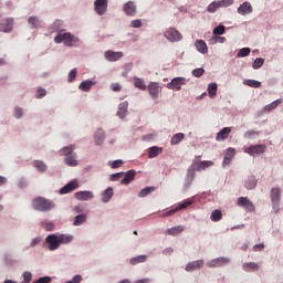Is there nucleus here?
<instances>
[{
  "instance_id": "50",
  "label": "nucleus",
  "mask_w": 283,
  "mask_h": 283,
  "mask_svg": "<svg viewBox=\"0 0 283 283\" xmlns=\"http://www.w3.org/2000/svg\"><path fill=\"white\" fill-rule=\"evenodd\" d=\"M32 282V272L25 271L23 273V281L21 283H31Z\"/></svg>"
},
{
  "instance_id": "3",
  "label": "nucleus",
  "mask_w": 283,
  "mask_h": 283,
  "mask_svg": "<svg viewBox=\"0 0 283 283\" xmlns=\"http://www.w3.org/2000/svg\"><path fill=\"white\" fill-rule=\"evenodd\" d=\"M201 158L202 156H196L195 159L192 160V164L187 174V178L190 182H192L193 178H196V171L205 170L202 167V161H200Z\"/></svg>"
},
{
  "instance_id": "53",
  "label": "nucleus",
  "mask_w": 283,
  "mask_h": 283,
  "mask_svg": "<svg viewBox=\"0 0 283 283\" xmlns=\"http://www.w3.org/2000/svg\"><path fill=\"white\" fill-rule=\"evenodd\" d=\"M76 69H73L70 73H69V83H74V81H76Z\"/></svg>"
},
{
  "instance_id": "18",
  "label": "nucleus",
  "mask_w": 283,
  "mask_h": 283,
  "mask_svg": "<svg viewBox=\"0 0 283 283\" xmlns=\"http://www.w3.org/2000/svg\"><path fill=\"white\" fill-rule=\"evenodd\" d=\"M229 134H231V127H223L216 137V140H227L229 138Z\"/></svg>"
},
{
  "instance_id": "55",
  "label": "nucleus",
  "mask_w": 283,
  "mask_h": 283,
  "mask_svg": "<svg viewBox=\"0 0 283 283\" xmlns=\"http://www.w3.org/2000/svg\"><path fill=\"white\" fill-rule=\"evenodd\" d=\"M192 74L196 76V78H200V76H202V74H205V69H202V67L195 69L192 71Z\"/></svg>"
},
{
  "instance_id": "31",
  "label": "nucleus",
  "mask_w": 283,
  "mask_h": 283,
  "mask_svg": "<svg viewBox=\"0 0 283 283\" xmlns=\"http://www.w3.org/2000/svg\"><path fill=\"white\" fill-rule=\"evenodd\" d=\"M154 191H156V187H146L138 192V198H145L149 193H154Z\"/></svg>"
},
{
  "instance_id": "54",
  "label": "nucleus",
  "mask_w": 283,
  "mask_h": 283,
  "mask_svg": "<svg viewBox=\"0 0 283 283\" xmlns=\"http://www.w3.org/2000/svg\"><path fill=\"white\" fill-rule=\"evenodd\" d=\"M48 94V91H45V88H38L36 90V98H43L45 95Z\"/></svg>"
},
{
  "instance_id": "22",
  "label": "nucleus",
  "mask_w": 283,
  "mask_h": 283,
  "mask_svg": "<svg viewBox=\"0 0 283 283\" xmlns=\"http://www.w3.org/2000/svg\"><path fill=\"white\" fill-rule=\"evenodd\" d=\"M129 107V103L122 102L118 106L117 116L119 118H125L127 116V108Z\"/></svg>"
},
{
  "instance_id": "25",
  "label": "nucleus",
  "mask_w": 283,
  "mask_h": 283,
  "mask_svg": "<svg viewBox=\"0 0 283 283\" xmlns=\"http://www.w3.org/2000/svg\"><path fill=\"white\" fill-rule=\"evenodd\" d=\"M233 156H235V149H233V148L227 149L226 156L223 159V165L224 166L231 165V160H233Z\"/></svg>"
},
{
  "instance_id": "37",
  "label": "nucleus",
  "mask_w": 283,
  "mask_h": 283,
  "mask_svg": "<svg viewBox=\"0 0 283 283\" xmlns=\"http://www.w3.org/2000/svg\"><path fill=\"white\" fill-rule=\"evenodd\" d=\"M282 103V99H276L274 102H272L271 104H268L264 107L265 112H273V109H276V107Z\"/></svg>"
},
{
  "instance_id": "24",
  "label": "nucleus",
  "mask_w": 283,
  "mask_h": 283,
  "mask_svg": "<svg viewBox=\"0 0 283 283\" xmlns=\"http://www.w3.org/2000/svg\"><path fill=\"white\" fill-rule=\"evenodd\" d=\"M148 91L150 96L156 98L158 97V94H160V86L158 85V83H150L148 86Z\"/></svg>"
},
{
  "instance_id": "4",
  "label": "nucleus",
  "mask_w": 283,
  "mask_h": 283,
  "mask_svg": "<svg viewBox=\"0 0 283 283\" xmlns=\"http://www.w3.org/2000/svg\"><path fill=\"white\" fill-rule=\"evenodd\" d=\"M282 193V190L280 188H272L271 190V202H272V209L274 213L280 212V196Z\"/></svg>"
},
{
  "instance_id": "11",
  "label": "nucleus",
  "mask_w": 283,
  "mask_h": 283,
  "mask_svg": "<svg viewBox=\"0 0 283 283\" xmlns=\"http://www.w3.org/2000/svg\"><path fill=\"white\" fill-rule=\"evenodd\" d=\"M94 9L97 14L103 15L104 12H107V0H95Z\"/></svg>"
},
{
  "instance_id": "40",
  "label": "nucleus",
  "mask_w": 283,
  "mask_h": 283,
  "mask_svg": "<svg viewBox=\"0 0 283 283\" xmlns=\"http://www.w3.org/2000/svg\"><path fill=\"white\" fill-rule=\"evenodd\" d=\"M40 226L45 231H54V223H52L51 221H46V220L41 221Z\"/></svg>"
},
{
  "instance_id": "7",
  "label": "nucleus",
  "mask_w": 283,
  "mask_h": 283,
  "mask_svg": "<svg viewBox=\"0 0 283 283\" xmlns=\"http://www.w3.org/2000/svg\"><path fill=\"white\" fill-rule=\"evenodd\" d=\"M229 262H231V260H229V258H217L214 260H211L210 262H207V266H209L210 269H218L220 266H226V264H229Z\"/></svg>"
},
{
  "instance_id": "1",
  "label": "nucleus",
  "mask_w": 283,
  "mask_h": 283,
  "mask_svg": "<svg viewBox=\"0 0 283 283\" xmlns=\"http://www.w3.org/2000/svg\"><path fill=\"white\" fill-rule=\"evenodd\" d=\"M32 206H33V209H35V211H41L43 213H45V211H50L51 209H54V202L43 197H38L33 199Z\"/></svg>"
},
{
  "instance_id": "35",
  "label": "nucleus",
  "mask_w": 283,
  "mask_h": 283,
  "mask_svg": "<svg viewBox=\"0 0 283 283\" xmlns=\"http://www.w3.org/2000/svg\"><path fill=\"white\" fill-rule=\"evenodd\" d=\"M210 219L212 220V222H220V220H222V211L220 210H213Z\"/></svg>"
},
{
  "instance_id": "48",
  "label": "nucleus",
  "mask_w": 283,
  "mask_h": 283,
  "mask_svg": "<svg viewBox=\"0 0 283 283\" xmlns=\"http://www.w3.org/2000/svg\"><path fill=\"white\" fill-rule=\"evenodd\" d=\"M191 205H193V200L191 199H187L185 201H182L181 203H179L178 209H187L188 207H191Z\"/></svg>"
},
{
  "instance_id": "45",
  "label": "nucleus",
  "mask_w": 283,
  "mask_h": 283,
  "mask_svg": "<svg viewBox=\"0 0 283 283\" xmlns=\"http://www.w3.org/2000/svg\"><path fill=\"white\" fill-rule=\"evenodd\" d=\"M250 54H251V49L250 48H243L238 52L237 56L238 57H244V56H249Z\"/></svg>"
},
{
  "instance_id": "14",
  "label": "nucleus",
  "mask_w": 283,
  "mask_h": 283,
  "mask_svg": "<svg viewBox=\"0 0 283 283\" xmlns=\"http://www.w3.org/2000/svg\"><path fill=\"white\" fill-rule=\"evenodd\" d=\"M76 200H81L82 202H86L87 200H92L94 198V192L92 191H78L75 193Z\"/></svg>"
},
{
  "instance_id": "9",
  "label": "nucleus",
  "mask_w": 283,
  "mask_h": 283,
  "mask_svg": "<svg viewBox=\"0 0 283 283\" xmlns=\"http://www.w3.org/2000/svg\"><path fill=\"white\" fill-rule=\"evenodd\" d=\"M12 28H14V18H7L0 23V32H12Z\"/></svg>"
},
{
  "instance_id": "8",
  "label": "nucleus",
  "mask_w": 283,
  "mask_h": 283,
  "mask_svg": "<svg viewBox=\"0 0 283 283\" xmlns=\"http://www.w3.org/2000/svg\"><path fill=\"white\" fill-rule=\"evenodd\" d=\"M266 149L265 145H254V146H250L248 148L244 149L245 154H249V156H258L260 154H264Z\"/></svg>"
},
{
  "instance_id": "52",
  "label": "nucleus",
  "mask_w": 283,
  "mask_h": 283,
  "mask_svg": "<svg viewBox=\"0 0 283 283\" xmlns=\"http://www.w3.org/2000/svg\"><path fill=\"white\" fill-rule=\"evenodd\" d=\"M229 6H233V0H221L219 1L220 8H229Z\"/></svg>"
},
{
  "instance_id": "36",
  "label": "nucleus",
  "mask_w": 283,
  "mask_h": 283,
  "mask_svg": "<svg viewBox=\"0 0 283 283\" xmlns=\"http://www.w3.org/2000/svg\"><path fill=\"white\" fill-rule=\"evenodd\" d=\"M134 85L135 87H137V90H142V91L147 90V85H145V81H143V78L140 77H135Z\"/></svg>"
},
{
  "instance_id": "29",
  "label": "nucleus",
  "mask_w": 283,
  "mask_h": 283,
  "mask_svg": "<svg viewBox=\"0 0 283 283\" xmlns=\"http://www.w3.org/2000/svg\"><path fill=\"white\" fill-rule=\"evenodd\" d=\"M83 222H87V214H77L75 218H74V221H73V227H78L81 224H83Z\"/></svg>"
},
{
  "instance_id": "32",
  "label": "nucleus",
  "mask_w": 283,
  "mask_h": 283,
  "mask_svg": "<svg viewBox=\"0 0 283 283\" xmlns=\"http://www.w3.org/2000/svg\"><path fill=\"white\" fill-rule=\"evenodd\" d=\"M104 140H105V133L103 132V129H98L95 134L96 145H102Z\"/></svg>"
},
{
  "instance_id": "58",
  "label": "nucleus",
  "mask_w": 283,
  "mask_h": 283,
  "mask_svg": "<svg viewBox=\"0 0 283 283\" xmlns=\"http://www.w3.org/2000/svg\"><path fill=\"white\" fill-rule=\"evenodd\" d=\"M178 211V207H176L175 209L168 210L166 212H164L163 214H160L163 218H167V216H174V213H176Z\"/></svg>"
},
{
  "instance_id": "46",
  "label": "nucleus",
  "mask_w": 283,
  "mask_h": 283,
  "mask_svg": "<svg viewBox=\"0 0 283 283\" xmlns=\"http://www.w3.org/2000/svg\"><path fill=\"white\" fill-rule=\"evenodd\" d=\"M226 30L227 29L224 28V25H219L213 29V34H214V36H220L222 34H224Z\"/></svg>"
},
{
  "instance_id": "38",
  "label": "nucleus",
  "mask_w": 283,
  "mask_h": 283,
  "mask_svg": "<svg viewBox=\"0 0 283 283\" xmlns=\"http://www.w3.org/2000/svg\"><path fill=\"white\" fill-rule=\"evenodd\" d=\"M209 43L210 45H216V43H227V38L216 35L209 40Z\"/></svg>"
},
{
  "instance_id": "33",
  "label": "nucleus",
  "mask_w": 283,
  "mask_h": 283,
  "mask_svg": "<svg viewBox=\"0 0 283 283\" xmlns=\"http://www.w3.org/2000/svg\"><path fill=\"white\" fill-rule=\"evenodd\" d=\"M57 238L60 239V244H70L74 240V237L70 234H60Z\"/></svg>"
},
{
  "instance_id": "61",
  "label": "nucleus",
  "mask_w": 283,
  "mask_h": 283,
  "mask_svg": "<svg viewBox=\"0 0 283 283\" xmlns=\"http://www.w3.org/2000/svg\"><path fill=\"white\" fill-rule=\"evenodd\" d=\"M132 28H143V22L138 19L133 20L130 23Z\"/></svg>"
},
{
  "instance_id": "13",
  "label": "nucleus",
  "mask_w": 283,
  "mask_h": 283,
  "mask_svg": "<svg viewBox=\"0 0 283 283\" xmlns=\"http://www.w3.org/2000/svg\"><path fill=\"white\" fill-rule=\"evenodd\" d=\"M74 189H78V181L76 180H73L66 184L63 188H61L60 193L61 195L71 193V191H74Z\"/></svg>"
},
{
  "instance_id": "10",
  "label": "nucleus",
  "mask_w": 283,
  "mask_h": 283,
  "mask_svg": "<svg viewBox=\"0 0 283 283\" xmlns=\"http://www.w3.org/2000/svg\"><path fill=\"white\" fill-rule=\"evenodd\" d=\"M203 266H205V261L197 260V261L189 262L186 266V271H188V273H191L193 271H200V269H202Z\"/></svg>"
},
{
  "instance_id": "34",
  "label": "nucleus",
  "mask_w": 283,
  "mask_h": 283,
  "mask_svg": "<svg viewBox=\"0 0 283 283\" xmlns=\"http://www.w3.org/2000/svg\"><path fill=\"white\" fill-rule=\"evenodd\" d=\"M217 92H218V84H216V83L209 84L208 94H209L210 98H216Z\"/></svg>"
},
{
  "instance_id": "28",
  "label": "nucleus",
  "mask_w": 283,
  "mask_h": 283,
  "mask_svg": "<svg viewBox=\"0 0 283 283\" xmlns=\"http://www.w3.org/2000/svg\"><path fill=\"white\" fill-rule=\"evenodd\" d=\"M76 149V146L75 145H70V146H66V147H63L61 150H60V156H72V153Z\"/></svg>"
},
{
  "instance_id": "47",
  "label": "nucleus",
  "mask_w": 283,
  "mask_h": 283,
  "mask_svg": "<svg viewBox=\"0 0 283 283\" xmlns=\"http://www.w3.org/2000/svg\"><path fill=\"white\" fill-rule=\"evenodd\" d=\"M262 65H264V59L256 57L253 63V70H260V67H262Z\"/></svg>"
},
{
  "instance_id": "63",
  "label": "nucleus",
  "mask_w": 283,
  "mask_h": 283,
  "mask_svg": "<svg viewBox=\"0 0 283 283\" xmlns=\"http://www.w3.org/2000/svg\"><path fill=\"white\" fill-rule=\"evenodd\" d=\"M21 116H23V109H21L20 107H15L14 108V117L21 118Z\"/></svg>"
},
{
  "instance_id": "27",
  "label": "nucleus",
  "mask_w": 283,
  "mask_h": 283,
  "mask_svg": "<svg viewBox=\"0 0 283 283\" xmlns=\"http://www.w3.org/2000/svg\"><path fill=\"white\" fill-rule=\"evenodd\" d=\"M65 165H67L69 167H76L78 165V161L76 160V154L73 155H69L65 159H64Z\"/></svg>"
},
{
  "instance_id": "43",
  "label": "nucleus",
  "mask_w": 283,
  "mask_h": 283,
  "mask_svg": "<svg viewBox=\"0 0 283 283\" xmlns=\"http://www.w3.org/2000/svg\"><path fill=\"white\" fill-rule=\"evenodd\" d=\"M33 166L35 167V169H38V171H45V169H48V166H45L41 160H35L33 163Z\"/></svg>"
},
{
  "instance_id": "30",
  "label": "nucleus",
  "mask_w": 283,
  "mask_h": 283,
  "mask_svg": "<svg viewBox=\"0 0 283 283\" xmlns=\"http://www.w3.org/2000/svg\"><path fill=\"white\" fill-rule=\"evenodd\" d=\"M258 269H260V265L255 262L243 264V271H247V273H251V271H258Z\"/></svg>"
},
{
  "instance_id": "21",
  "label": "nucleus",
  "mask_w": 283,
  "mask_h": 283,
  "mask_svg": "<svg viewBox=\"0 0 283 283\" xmlns=\"http://www.w3.org/2000/svg\"><path fill=\"white\" fill-rule=\"evenodd\" d=\"M195 48H197L198 52L201 54H207V52H209V48L207 46V42H205V40H197Z\"/></svg>"
},
{
  "instance_id": "57",
  "label": "nucleus",
  "mask_w": 283,
  "mask_h": 283,
  "mask_svg": "<svg viewBox=\"0 0 283 283\" xmlns=\"http://www.w3.org/2000/svg\"><path fill=\"white\" fill-rule=\"evenodd\" d=\"M50 282H52V277H50V276H42L38 281H35L34 283H50Z\"/></svg>"
},
{
  "instance_id": "17",
  "label": "nucleus",
  "mask_w": 283,
  "mask_h": 283,
  "mask_svg": "<svg viewBox=\"0 0 283 283\" xmlns=\"http://www.w3.org/2000/svg\"><path fill=\"white\" fill-rule=\"evenodd\" d=\"M165 36L168 41L174 43L175 41H178V31L175 28H170L165 32Z\"/></svg>"
},
{
  "instance_id": "64",
  "label": "nucleus",
  "mask_w": 283,
  "mask_h": 283,
  "mask_svg": "<svg viewBox=\"0 0 283 283\" xmlns=\"http://www.w3.org/2000/svg\"><path fill=\"white\" fill-rule=\"evenodd\" d=\"M258 135V132L255 130H247L244 134V138H251V136Z\"/></svg>"
},
{
  "instance_id": "16",
  "label": "nucleus",
  "mask_w": 283,
  "mask_h": 283,
  "mask_svg": "<svg viewBox=\"0 0 283 283\" xmlns=\"http://www.w3.org/2000/svg\"><path fill=\"white\" fill-rule=\"evenodd\" d=\"M112 198H114V188L108 187L102 193V202H104V205H107V202H109V200H112Z\"/></svg>"
},
{
  "instance_id": "12",
  "label": "nucleus",
  "mask_w": 283,
  "mask_h": 283,
  "mask_svg": "<svg viewBox=\"0 0 283 283\" xmlns=\"http://www.w3.org/2000/svg\"><path fill=\"white\" fill-rule=\"evenodd\" d=\"M239 14L241 17H247V14H251L253 12V6H251V2L245 1L238 8Z\"/></svg>"
},
{
  "instance_id": "6",
  "label": "nucleus",
  "mask_w": 283,
  "mask_h": 283,
  "mask_svg": "<svg viewBox=\"0 0 283 283\" xmlns=\"http://www.w3.org/2000/svg\"><path fill=\"white\" fill-rule=\"evenodd\" d=\"M45 242L49 244V251H56L61 247V241L56 234H49Z\"/></svg>"
},
{
  "instance_id": "51",
  "label": "nucleus",
  "mask_w": 283,
  "mask_h": 283,
  "mask_svg": "<svg viewBox=\"0 0 283 283\" xmlns=\"http://www.w3.org/2000/svg\"><path fill=\"white\" fill-rule=\"evenodd\" d=\"M168 90H178V77H175L170 83L167 84Z\"/></svg>"
},
{
  "instance_id": "42",
  "label": "nucleus",
  "mask_w": 283,
  "mask_h": 283,
  "mask_svg": "<svg viewBox=\"0 0 283 283\" xmlns=\"http://www.w3.org/2000/svg\"><path fill=\"white\" fill-rule=\"evenodd\" d=\"M255 185H258V180L255 177H251L247 182H245V188L248 189H255Z\"/></svg>"
},
{
  "instance_id": "60",
  "label": "nucleus",
  "mask_w": 283,
  "mask_h": 283,
  "mask_svg": "<svg viewBox=\"0 0 283 283\" xmlns=\"http://www.w3.org/2000/svg\"><path fill=\"white\" fill-rule=\"evenodd\" d=\"M201 163H202L201 165L203 167V170L209 169V167H213V161H211V160H203Z\"/></svg>"
},
{
  "instance_id": "2",
  "label": "nucleus",
  "mask_w": 283,
  "mask_h": 283,
  "mask_svg": "<svg viewBox=\"0 0 283 283\" xmlns=\"http://www.w3.org/2000/svg\"><path fill=\"white\" fill-rule=\"evenodd\" d=\"M78 38L74 36L72 33L66 32V33H59L54 38V43H64L66 48H72L78 43Z\"/></svg>"
},
{
  "instance_id": "44",
  "label": "nucleus",
  "mask_w": 283,
  "mask_h": 283,
  "mask_svg": "<svg viewBox=\"0 0 283 283\" xmlns=\"http://www.w3.org/2000/svg\"><path fill=\"white\" fill-rule=\"evenodd\" d=\"M147 261V255H139L136 258H133L130 260V264H139L140 262H146Z\"/></svg>"
},
{
  "instance_id": "19",
  "label": "nucleus",
  "mask_w": 283,
  "mask_h": 283,
  "mask_svg": "<svg viewBox=\"0 0 283 283\" xmlns=\"http://www.w3.org/2000/svg\"><path fill=\"white\" fill-rule=\"evenodd\" d=\"M105 59L107 61H118V59H123V52L106 51Z\"/></svg>"
},
{
  "instance_id": "20",
  "label": "nucleus",
  "mask_w": 283,
  "mask_h": 283,
  "mask_svg": "<svg viewBox=\"0 0 283 283\" xmlns=\"http://www.w3.org/2000/svg\"><path fill=\"white\" fill-rule=\"evenodd\" d=\"M134 178H136V170H128L127 172H125L124 178L122 179L120 184L129 185V182H132V180H134Z\"/></svg>"
},
{
  "instance_id": "62",
  "label": "nucleus",
  "mask_w": 283,
  "mask_h": 283,
  "mask_svg": "<svg viewBox=\"0 0 283 283\" xmlns=\"http://www.w3.org/2000/svg\"><path fill=\"white\" fill-rule=\"evenodd\" d=\"M125 172H116V174H113L112 177H111V180L113 181H116V180H120V178H123V175Z\"/></svg>"
},
{
  "instance_id": "15",
  "label": "nucleus",
  "mask_w": 283,
  "mask_h": 283,
  "mask_svg": "<svg viewBox=\"0 0 283 283\" xmlns=\"http://www.w3.org/2000/svg\"><path fill=\"white\" fill-rule=\"evenodd\" d=\"M124 12L127 17H134L136 14V4L133 1H128L124 4Z\"/></svg>"
},
{
  "instance_id": "56",
  "label": "nucleus",
  "mask_w": 283,
  "mask_h": 283,
  "mask_svg": "<svg viewBox=\"0 0 283 283\" xmlns=\"http://www.w3.org/2000/svg\"><path fill=\"white\" fill-rule=\"evenodd\" d=\"M111 167H112V169H118V167H123V160H120V159L114 160L111 164Z\"/></svg>"
},
{
  "instance_id": "5",
  "label": "nucleus",
  "mask_w": 283,
  "mask_h": 283,
  "mask_svg": "<svg viewBox=\"0 0 283 283\" xmlns=\"http://www.w3.org/2000/svg\"><path fill=\"white\" fill-rule=\"evenodd\" d=\"M238 207H242L245 211L253 213L255 211V206L249 197H240L237 201Z\"/></svg>"
},
{
  "instance_id": "59",
  "label": "nucleus",
  "mask_w": 283,
  "mask_h": 283,
  "mask_svg": "<svg viewBox=\"0 0 283 283\" xmlns=\"http://www.w3.org/2000/svg\"><path fill=\"white\" fill-rule=\"evenodd\" d=\"M167 235H178V228H170L168 230H166Z\"/></svg>"
},
{
  "instance_id": "41",
  "label": "nucleus",
  "mask_w": 283,
  "mask_h": 283,
  "mask_svg": "<svg viewBox=\"0 0 283 283\" xmlns=\"http://www.w3.org/2000/svg\"><path fill=\"white\" fill-rule=\"evenodd\" d=\"M28 23L34 30V29L39 28V18H36V17H29Z\"/></svg>"
},
{
  "instance_id": "23",
  "label": "nucleus",
  "mask_w": 283,
  "mask_h": 283,
  "mask_svg": "<svg viewBox=\"0 0 283 283\" xmlns=\"http://www.w3.org/2000/svg\"><path fill=\"white\" fill-rule=\"evenodd\" d=\"M94 85H96V82L85 80L80 84L78 88L82 92H90Z\"/></svg>"
},
{
  "instance_id": "26",
  "label": "nucleus",
  "mask_w": 283,
  "mask_h": 283,
  "mask_svg": "<svg viewBox=\"0 0 283 283\" xmlns=\"http://www.w3.org/2000/svg\"><path fill=\"white\" fill-rule=\"evenodd\" d=\"M163 154V147L153 146L148 149V158H157Z\"/></svg>"
},
{
  "instance_id": "49",
  "label": "nucleus",
  "mask_w": 283,
  "mask_h": 283,
  "mask_svg": "<svg viewBox=\"0 0 283 283\" xmlns=\"http://www.w3.org/2000/svg\"><path fill=\"white\" fill-rule=\"evenodd\" d=\"M220 8V2L219 1H213L208 6V12H216Z\"/></svg>"
},
{
  "instance_id": "39",
  "label": "nucleus",
  "mask_w": 283,
  "mask_h": 283,
  "mask_svg": "<svg viewBox=\"0 0 283 283\" xmlns=\"http://www.w3.org/2000/svg\"><path fill=\"white\" fill-rule=\"evenodd\" d=\"M243 84L248 85V87H255V88L262 86V82H258L255 80H244Z\"/></svg>"
}]
</instances>
